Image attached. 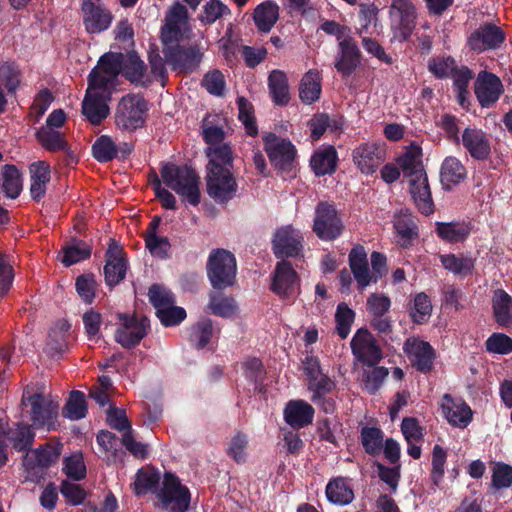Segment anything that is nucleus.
<instances>
[{
    "label": "nucleus",
    "mask_w": 512,
    "mask_h": 512,
    "mask_svg": "<svg viewBox=\"0 0 512 512\" xmlns=\"http://www.w3.org/2000/svg\"><path fill=\"white\" fill-rule=\"evenodd\" d=\"M160 474L154 469L140 468L136 473L134 492L145 495L155 492L163 509L171 512H186L189 509L191 494L189 489L180 483L179 478L172 472H165L162 487L158 489Z\"/></svg>",
    "instance_id": "nucleus-1"
},
{
    "label": "nucleus",
    "mask_w": 512,
    "mask_h": 512,
    "mask_svg": "<svg viewBox=\"0 0 512 512\" xmlns=\"http://www.w3.org/2000/svg\"><path fill=\"white\" fill-rule=\"evenodd\" d=\"M161 181L173 190L182 202L198 206L201 201L200 176L197 171L187 165L164 162L160 168Z\"/></svg>",
    "instance_id": "nucleus-2"
},
{
    "label": "nucleus",
    "mask_w": 512,
    "mask_h": 512,
    "mask_svg": "<svg viewBox=\"0 0 512 512\" xmlns=\"http://www.w3.org/2000/svg\"><path fill=\"white\" fill-rule=\"evenodd\" d=\"M96 72L88 79V87L82 101V113L92 125H100L109 115L108 103L112 99L113 90L106 88V81L97 79Z\"/></svg>",
    "instance_id": "nucleus-3"
},
{
    "label": "nucleus",
    "mask_w": 512,
    "mask_h": 512,
    "mask_svg": "<svg viewBox=\"0 0 512 512\" xmlns=\"http://www.w3.org/2000/svg\"><path fill=\"white\" fill-rule=\"evenodd\" d=\"M207 277L216 290H224L236 282L237 261L232 252L223 248L213 249L206 263Z\"/></svg>",
    "instance_id": "nucleus-4"
},
{
    "label": "nucleus",
    "mask_w": 512,
    "mask_h": 512,
    "mask_svg": "<svg viewBox=\"0 0 512 512\" xmlns=\"http://www.w3.org/2000/svg\"><path fill=\"white\" fill-rule=\"evenodd\" d=\"M30 406L31 426L35 429L55 430L58 417V403L47 399L42 393L23 391L21 406Z\"/></svg>",
    "instance_id": "nucleus-5"
},
{
    "label": "nucleus",
    "mask_w": 512,
    "mask_h": 512,
    "mask_svg": "<svg viewBox=\"0 0 512 512\" xmlns=\"http://www.w3.org/2000/svg\"><path fill=\"white\" fill-rule=\"evenodd\" d=\"M148 102L138 94H127L117 104L115 112L116 126L125 131L142 128L146 121Z\"/></svg>",
    "instance_id": "nucleus-6"
},
{
    "label": "nucleus",
    "mask_w": 512,
    "mask_h": 512,
    "mask_svg": "<svg viewBox=\"0 0 512 512\" xmlns=\"http://www.w3.org/2000/svg\"><path fill=\"white\" fill-rule=\"evenodd\" d=\"M61 443H46L39 448L27 452L23 457V466L27 478L34 482H40L45 470L55 464L62 453Z\"/></svg>",
    "instance_id": "nucleus-7"
},
{
    "label": "nucleus",
    "mask_w": 512,
    "mask_h": 512,
    "mask_svg": "<svg viewBox=\"0 0 512 512\" xmlns=\"http://www.w3.org/2000/svg\"><path fill=\"white\" fill-rule=\"evenodd\" d=\"M262 140L271 165L278 171L290 172L297 157L294 144L272 132L264 134Z\"/></svg>",
    "instance_id": "nucleus-8"
},
{
    "label": "nucleus",
    "mask_w": 512,
    "mask_h": 512,
    "mask_svg": "<svg viewBox=\"0 0 512 512\" xmlns=\"http://www.w3.org/2000/svg\"><path fill=\"white\" fill-rule=\"evenodd\" d=\"M162 51L172 70L185 74L195 72L203 57L197 45L185 46L178 41L163 43Z\"/></svg>",
    "instance_id": "nucleus-9"
},
{
    "label": "nucleus",
    "mask_w": 512,
    "mask_h": 512,
    "mask_svg": "<svg viewBox=\"0 0 512 512\" xmlns=\"http://www.w3.org/2000/svg\"><path fill=\"white\" fill-rule=\"evenodd\" d=\"M312 229L323 241H333L342 235L344 224L334 204L320 201L316 205Z\"/></svg>",
    "instance_id": "nucleus-10"
},
{
    "label": "nucleus",
    "mask_w": 512,
    "mask_h": 512,
    "mask_svg": "<svg viewBox=\"0 0 512 512\" xmlns=\"http://www.w3.org/2000/svg\"><path fill=\"white\" fill-rule=\"evenodd\" d=\"M389 17L393 38L399 42L407 41L416 26V10L413 3L410 0H392Z\"/></svg>",
    "instance_id": "nucleus-11"
},
{
    "label": "nucleus",
    "mask_w": 512,
    "mask_h": 512,
    "mask_svg": "<svg viewBox=\"0 0 512 512\" xmlns=\"http://www.w3.org/2000/svg\"><path fill=\"white\" fill-rule=\"evenodd\" d=\"M118 327L115 331V341L125 349L136 347L147 335L149 320L146 317L139 318L135 314L117 313Z\"/></svg>",
    "instance_id": "nucleus-12"
},
{
    "label": "nucleus",
    "mask_w": 512,
    "mask_h": 512,
    "mask_svg": "<svg viewBox=\"0 0 512 512\" xmlns=\"http://www.w3.org/2000/svg\"><path fill=\"white\" fill-rule=\"evenodd\" d=\"M303 236L292 225L277 228L272 236V251L277 259L297 258L303 253Z\"/></svg>",
    "instance_id": "nucleus-13"
},
{
    "label": "nucleus",
    "mask_w": 512,
    "mask_h": 512,
    "mask_svg": "<svg viewBox=\"0 0 512 512\" xmlns=\"http://www.w3.org/2000/svg\"><path fill=\"white\" fill-rule=\"evenodd\" d=\"M208 195L219 204L230 201L237 192V182L231 169H206Z\"/></svg>",
    "instance_id": "nucleus-14"
},
{
    "label": "nucleus",
    "mask_w": 512,
    "mask_h": 512,
    "mask_svg": "<svg viewBox=\"0 0 512 512\" xmlns=\"http://www.w3.org/2000/svg\"><path fill=\"white\" fill-rule=\"evenodd\" d=\"M350 346L354 357L363 365L375 366L383 358L380 346L367 328H360L356 331Z\"/></svg>",
    "instance_id": "nucleus-15"
},
{
    "label": "nucleus",
    "mask_w": 512,
    "mask_h": 512,
    "mask_svg": "<svg viewBox=\"0 0 512 512\" xmlns=\"http://www.w3.org/2000/svg\"><path fill=\"white\" fill-rule=\"evenodd\" d=\"M81 10L87 33L99 34L111 26L113 15L101 0H82Z\"/></svg>",
    "instance_id": "nucleus-16"
},
{
    "label": "nucleus",
    "mask_w": 512,
    "mask_h": 512,
    "mask_svg": "<svg viewBox=\"0 0 512 512\" xmlns=\"http://www.w3.org/2000/svg\"><path fill=\"white\" fill-rule=\"evenodd\" d=\"M403 350L417 371L427 374L433 370L436 351L429 342L410 337L404 342Z\"/></svg>",
    "instance_id": "nucleus-17"
},
{
    "label": "nucleus",
    "mask_w": 512,
    "mask_h": 512,
    "mask_svg": "<svg viewBox=\"0 0 512 512\" xmlns=\"http://www.w3.org/2000/svg\"><path fill=\"white\" fill-rule=\"evenodd\" d=\"M298 285L299 276L291 262L288 260L278 262L272 274L271 291L281 299H288L296 295Z\"/></svg>",
    "instance_id": "nucleus-18"
},
{
    "label": "nucleus",
    "mask_w": 512,
    "mask_h": 512,
    "mask_svg": "<svg viewBox=\"0 0 512 512\" xmlns=\"http://www.w3.org/2000/svg\"><path fill=\"white\" fill-rule=\"evenodd\" d=\"M338 48L339 51L335 58L334 67L342 79L346 80L360 66L362 54L357 42L348 35L339 41Z\"/></svg>",
    "instance_id": "nucleus-19"
},
{
    "label": "nucleus",
    "mask_w": 512,
    "mask_h": 512,
    "mask_svg": "<svg viewBox=\"0 0 512 512\" xmlns=\"http://www.w3.org/2000/svg\"><path fill=\"white\" fill-rule=\"evenodd\" d=\"M385 149L378 143H362L352 151L353 162L361 173L372 175L385 160Z\"/></svg>",
    "instance_id": "nucleus-20"
},
{
    "label": "nucleus",
    "mask_w": 512,
    "mask_h": 512,
    "mask_svg": "<svg viewBox=\"0 0 512 512\" xmlns=\"http://www.w3.org/2000/svg\"><path fill=\"white\" fill-rule=\"evenodd\" d=\"M461 143L470 157L477 161H485L491 156L489 134L476 126L466 127L461 134Z\"/></svg>",
    "instance_id": "nucleus-21"
},
{
    "label": "nucleus",
    "mask_w": 512,
    "mask_h": 512,
    "mask_svg": "<svg viewBox=\"0 0 512 512\" xmlns=\"http://www.w3.org/2000/svg\"><path fill=\"white\" fill-rule=\"evenodd\" d=\"M474 91L481 107L488 108L498 101L504 88L498 76L482 71L475 81Z\"/></svg>",
    "instance_id": "nucleus-22"
},
{
    "label": "nucleus",
    "mask_w": 512,
    "mask_h": 512,
    "mask_svg": "<svg viewBox=\"0 0 512 512\" xmlns=\"http://www.w3.org/2000/svg\"><path fill=\"white\" fill-rule=\"evenodd\" d=\"M505 41L504 31L493 23H485L471 33L468 38L470 49L483 52L496 49Z\"/></svg>",
    "instance_id": "nucleus-23"
},
{
    "label": "nucleus",
    "mask_w": 512,
    "mask_h": 512,
    "mask_svg": "<svg viewBox=\"0 0 512 512\" xmlns=\"http://www.w3.org/2000/svg\"><path fill=\"white\" fill-rule=\"evenodd\" d=\"M409 191L418 211L429 216L435 211V204L426 172L409 178Z\"/></svg>",
    "instance_id": "nucleus-24"
},
{
    "label": "nucleus",
    "mask_w": 512,
    "mask_h": 512,
    "mask_svg": "<svg viewBox=\"0 0 512 512\" xmlns=\"http://www.w3.org/2000/svg\"><path fill=\"white\" fill-rule=\"evenodd\" d=\"M123 56L122 53L116 52L103 54L98 60V65L90 71L87 80L91 79L93 73L96 72L95 77L105 80L106 88L114 91L115 81L123 70Z\"/></svg>",
    "instance_id": "nucleus-25"
},
{
    "label": "nucleus",
    "mask_w": 512,
    "mask_h": 512,
    "mask_svg": "<svg viewBox=\"0 0 512 512\" xmlns=\"http://www.w3.org/2000/svg\"><path fill=\"white\" fill-rule=\"evenodd\" d=\"M441 407L452 426L466 428L472 421L473 412L470 406L463 400H454L450 394H444Z\"/></svg>",
    "instance_id": "nucleus-26"
},
{
    "label": "nucleus",
    "mask_w": 512,
    "mask_h": 512,
    "mask_svg": "<svg viewBox=\"0 0 512 512\" xmlns=\"http://www.w3.org/2000/svg\"><path fill=\"white\" fill-rule=\"evenodd\" d=\"M348 262L358 288L363 290L372 282L367 252L364 246L360 244L353 246L348 255Z\"/></svg>",
    "instance_id": "nucleus-27"
},
{
    "label": "nucleus",
    "mask_w": 512,
    "mask_h": 512,
    "mask_svg": "<svg viewBox=\"0 0 512 512\" xmlns=\"http://www.w3.org/2000/svg\"><path fill=\"white\" fill-rule=\"evenodd\" d=\"M315 410L304 400H291L284 409L285 422L294 429L304 428L313 422Z\"/></svg>",
    "instance_id": "nucleus-28"
},
{
    "label": "nucleus",
    "mask_w": 512,
    "mask_h": 512,
    "mask_svg": "<svg viewBox=\"0 0 512 512\" xmlns=\"http://www.w3.org/2000/svg\"><path fill=\"white\" fill-rule=\"evenodd\" d=\"M473 225L469 221L436 222L437 236L447 243L464 242L471 234Z\"/></svg>",
    "instance_id": "nucleus-29"
},
{
    "label": "nucleus",
    "mask_w": 512,
    "mask_h": 512,
    "mask_svg": "<svg viewBox=\"0 0 512 512\" xmlns=\"http://www.w3.org/2000/svg\"><path fill=\"white\" fill-rule=\"evenodd\" d=\"M467 177V169L462 162L454 156L446 157L440 167V182L442 188L450 191Z\"/></svg>",
    "instance_id": "nucleus-30"
},
{
    "label": "nucleus",
    "mask_w": 512,
    "mask_h": 512,
    "mask_svg": "<svg viewBox=\"0 0 512 512\" xmlns=\"http://www.w3.org/2000/svg\"><path fill=\"white\" fill-rule=\"evenodd\" d=\"M187 16V9L181 3L176 2L171 6L166 16V23L161 29L162 43L179 41L181 36L180 23L186 20Z\"/></svg>",
    "instance_id": "nucleus-31"
},
{
    "label": "nucleus",
    "mask_w": 512,
    "mask_h": 512,
    "mask_svg": "<svg viewBox=\"0 0 512 512\" xmlns=\"http://www.w3.org/2000/svg\"><path fill=\"white\" fill-rule=\"evenodd\" d=\"M326 497L329 502L337 505H348L354 499V492L346 477H334L326 486Z\"/></svg>",
    "instance_id": "nucleus-32"
},
{
    "label": "nucleus",
    "mask_w": 512,
    "mask_h": 512,
    "mask_svg": "<svg viewBox=\"0 0 512 512\" xmlns=\"http://www.w3.org/2000/svg\"><path fill=\"white\" fill-rule=\"evenodd\" d=\"M35 137L40 145L48 152H65L70 154L68 141L65 134L59 130L51 129L50 127H40Z\"/></svg>",
    "instance_id": "nucleus-33"
},
{
    "label": "nucleus",
    "mask_w": 512,
    "mask_h": 512,
    "mask_svg": "<svg viewBox=\"0 0 512 512\" xmlns=\"http://www.w3.org/2000/svg\"><path fill=\"white\" fill-rule=\"evenodd\" d=\"M396 163L407 178L425 171L422 163V149L418 145L411 144L396 158Z\"/></svg>",
    "instance_id": "nucleus-34"
},
{
    "label": "nucleus",
    "mask_w": 512,
    "mask_h": 512,
    "mask_svg": "<svg viewBox=\"0 0 512 512\" xmlns=\"http://www.w3.org/2000/svg\"><path fill=\"white\" fill-rule=\"evenodd\" d=\"M268 88L272 102L277 106H286L290 101L288 78L281 70H273L268 76Z\"/></svg>",
    "instance_id": "nucleus-35"
},
{
    "label": "nucleus",
    "mask_w": 512,
    "mask_h": 512,
    "mask_svg": "<svg viewBox=\"0 0 512 512\" xmlns=\"http://www.w3.org/2000/svg\"><path fill=\"white\" fill-rule=\"evenodd\" d=\"M322 92L321 77L316 70L306 72L299 84V98L302 103L311 105L319 100Z\"/></svg>",
    "instance_id": "nucleus-36"
},
{
    "label": "nucleus",
    "mask_w": 512,
    "mask_h": 512,
    "mask_svg": "<svg viewBox=\"0 0 512 512\" xmlns=\"http://www.w3.org/2000/svg\"><path fill=\"white\" fill-rule=\"evenodd\" d=\"M123 70L122 75L132 84L142 85L147 87L150 83L149 80H144L146 74V64L138 56L137 53H129L126 58L123 57Z\"/></svg>",
    "instance_id": "nucleus-37"
},
{
    "label": "nucleus",
    "mask_w": 512,
    "mask_h": 512,
    "mask_svg": "<svg viewBox=\"0 0 512 512\" xmlns=\"http://www.w3.org/2000/svg\"><path fill=\"white\" fill-rule=\"evenodd\" d=\"M7 439L12 444L13 449L19 452L25 451L27 453L31 450L34 443L35 432L31 425L18 422L8 429Z\"/></svg>",
    "instance_id": "nucleus-38"
},
{
    "label": "nucleus",
    "mask_w": 512,
    "mask_h": 512,
    "mask_svg": "<svg viewBox=\"0 0 512 512\" xmlns=\"http://www.w3.org/2000/svg\"><path fill=\"white\" fill-rule=\"evenodd\" d=\"M337 152L333 146L314 152L310 159V166L316 176L332 174L337 167Z\"/></svg>",
    "instance_id": "nucleus-39"
},
{
    "label": "nucleus",
    "mask_w": 512,
    "mask_h": 512,
    "mask_svg": "<svg viewBox=\"0 0 512 512\" xmlns=\"http://www.w3.org/2000/svg\"><path fill=\"white\" fill-rule=\"evenodd\" d=\"M279 18V7L272 1L259 4L253 13V20L257 29L262 33L271 31Z\"/></svg>",
    "instance_id": "nucleus-40"
},
{
    "label": "nucleus",
    "mask_w": 512,
    "mask_h": 512,
    "mask_svg": "<svg viewBox=\"0 0 512 512\" xmlns=\"http://www.w3.org/2000/svg\"><path fill=\"white\" fill-rule=\"evenodd\" d=\"M440 262L446 270L460 277L471 275L475 267V259L464 254H443Z\"/></svg>",
    "instance_id": "nucleus-41"
},
{
    "label": "nucleus",
    "mask_w": 512,
    "mask_h": 512,
    "mask_svg": "<svg viewBox=\"0 0 512 512\" xmlns=\"http://www.w3.org/2000/svg\"><path fill=\"white\" fill-rule=\"evenodd\" d=\"M63 256L61 262L69 267L80 261L90 258L92 249L85 241L71 238L62 248Z\"/></svg>",
    "instance_id": "nucleus-42"
},
{
    "label": "nucleus",
    "mask_w": 512,
    "mask_h": 512,
    "mask_svg": "<svg viewBox=\"0 0 512 512\" xmlns=\"http://www.w3.org/2000/svg\"><path fill=\"white\" fill-rule=\"evenodd\" d=\"M205 154L209 159L206 169H231L233 166V152L226 143L207 147Z\"/></svg>",
    "instance_id": "nucleus-43"
},
{
    "label": "nucleus",
    "mask_w": 512,
    "mask_h": 512,
    "mask_svg": "<svg viewBox=\"0 0 512 512\" xmlns=\"http://www.w3.org/2000/svg\"><path fill=\"white\" fill-rule=\"evenodd\" d=\"M492 308L495 320L500 326L506 327L512 322V297L506 291H495Z\"/></svg>",
    "instance_id": "nucleus-44"
},
{
    "label": "nucleus",
    "mask_w": 512,
    "mask_h": 512,
    "mask_svg": "<svg viewBox=\"0 0 512 512\" xmlns=\"http://www.w3.org/2000/svg\"><path fill=\"white\" fill-rule=\"evenodd\" d=\"M242 368L246 380L254 384V391L259 394L264 393L266 391L264 384L266 370L261 359L250 357L242 363Z\"/></svg>",
    "instance_id": "nucleus-45"
},
{
    "label": "nucleus",
    "mask_w": 512,
    "mask_h": 512,
    "mask_svg": "<svg viewBox=\"0 0 512 512\" xmlns=\"http://www.w3.org/2000/svg\"><path fill=\"white\" fill-rule=\"evenodd\" d=\"M87 412L88 405L85 394L79 390L71 391L69 398L62 408V416L69 420L75 421L85 418Z\"/></svg>",
    "instance_id": "nucleus-46"
},
{
    "label": "nucleus",
    "mask_w": 512,
    "mask_h": 512,
    "mask_svg": "<svg viewBox=\"0 0 512 512\" xmlns=\"http://www.w3.org/2000/svg\"><path fill=\"white\" fill-rule=\"evenodd\" d=\"M2 190L6 197L16 199L22 191L20 171L13 164H6L2 170Z\"/></svg>",
    "instance_id": "nucleus-47"
},
{
    "label": "nucleus",
    "mask_w": 512,
    "mask_h": 512,
    "mask_svg": "<svg viewBox=\"0 0 512 512\" xmlns=\"http://www.w3.org/2000/svg\"><path fill=\"white\" fill-rule=\"evenodd\" d=\"M360 440L364 451L371 456H376L383 448L384 433L378 427L364 426L360 431Z\"/></svg>",
    "instance_id": "nucleus-48"
},
{
    "label": "nucleus",
    "mask_w": 512,
    "mask_h": 512,
    "mask_svg": "<svg viewBox=\"0 0 512 512\" xmlns=\"http://www.w3.org/2000/svg\"><path fill=\"white\" fill-rule=\"evenodd\" d=\"M394 228L400 238L404 241L405 246L411 244L412 240L418 237V226L414 222L408 210L401 211L396 217Z\"/></svg>",
    "instance_id": "nucleus-49"
},
{
    "label": "nucleus",
    "mask_w": 512,
    "mask_h": 512,
    "mask_svg": "<svg viewBox=\"0 0 512 512\" xmlns=\"http://www.w3.org/2000/svg\"><path fill=\"white\" fill-rule=\"evenodd\" d=\"M212 334V320L209 318H204L191 327L189 340L197 349H203L210 342Z\"/></svg>",
    "instance_id": "nucleus-50"
},
{
    "label": "nucleus",
    "mask_w": 512,
    "mask_h": 512,
    "mask_svg": "<svg viewBox=\"0 0 512 512\" xmlns=\"http://www.w3.org/2000/svg\"><path fill=\"white\" fill-rule=\"evenodd\" d=\"M92 156L100 163L117 158L116 143L108 135H101L92 145Z\"/></svg>",
    "instance_id": "nucleus-51"
},
{
    "label": "nucleus",
    "mask_w": 512,
    "mask_h": 512,
    "mask_svg": "<svg viewBox=\"0 0 512 512\" xmlns=\"http://www.w3.org/2000/svg\"><path fill=\"white\" fill-rule=\"evenodd\" d=\"M148 298L156 313L158 309H164L176 303L175 294L165 285L158 283L152 284L149 287Z\"/></svg>",
    "instance_id": "nucleus-52"
},
{
    "label": "nucleus",
    "mask_w": 512,
    "mask_h": 512,
    "mask_svg": "<svg viewBox=\"0 0 512 512\" xmlns=\"http://www.w3.org/2000/svg\"><path fill=\"white\" fill-rule=\"evenodd\" d=\"M432 313V303L429 296L424 293L415 295L413 305L410 308V317L415 324H423L428 321Z\"/></svg>",
    "instance_id": "nucleus-53"
},
{
    "label": "nucleus",
    "mask_w": 512,
    "mask_h": 512,
    "mask_svg": "<svg viewBox=\"0 0 512 512\" xmlns=\"http://www.w3.org/2000/svg\"><path fill=\"white\" fill-rule=\"evenodd\" d=\"M456 61L452 56H435L428 60V71L437 79H447L456 69Z\"/></svg>",
    "instance_id": "nucleus-54"
},
{
    "label": "nucleus",
    "mask_w": 512,
    "mask_h": 512,
    "mask_svg": "<svg viewBox=\"0 0 512 512\" xmlns=\"http://www.w3.org/2000/svg\"><path fill=\"white\" fill-rule=\"evenodd\" d=\"M209 308L212 314L228 318L235 313L237 305L232 297L224 296L221 293H211Z\"/></svg>",
    "instance_id": "nucleus-55"
},
{
    "label": "nucleus",
    "mask_w": 512,
    "mask_h": 512,
    "mask_svg": "<svg viewBox=\"0 0 512 512\" xmlns=\"http://www.w3.org/2000/svg\"><path fill=\"white\" fill-rule=\"evenodd\" d=\"M355 319V312L345 302L337 305L335 313L336 332L341 339L347 338Z\"/></svg>",
    "instance_id": "nucleus-56"
},
{
    "label": "nucleus",
    "mask_w": 512,
    "mask_h": 512,
    "mask_svg": "<svg viewBox=\"0 0 512 512\" xmlns=\"http://www.w3.org/2000/svg\"><path fill=\"white\" fill-rule=\"evenodd\" d=\"M127 268V259L115 261L106 260L103 269L106 285L109 286L110 288H113L116 285H118L122 280H124Z\"/></svg>",
    "instance_id": "nucleus-57"
},
{
    "label": "nucleus",
    "mask_w": 512,
    "mask_h": 512,
    "mask_svg": "<svg viewBox=\"0 0 512 512\" xmlns=\"http://www.w3.org/2000/svg\"><path fill=\"white\" fill-rule=\"evenodd\" d=\"M370 369L363 372V385L367 392L375 394L382 386L384 380L389 374L387 368L383 366H369Z\"/></svg>",
    "instance_id": "nucleus-58"
},
{
    "label": "nucleus",
    "mask_w": 512,
    "mask_h": 512,
    "mask_svg": "<svg viewBox=\"0 0 512 512\" xmlns=\"http://www.w3.org/2000/svg\"><path fill=\"white\" fill-rule=\"evenodd\" d=\"M201 86L211 95L218 97L223 96L226 87L224 74L218 69L208 71L203 76Z\"/></svg>",
    "instance_id": "nucleus-59"
},
{
    "label": "nucleus",
    "mask_w": 512,
    "mask_h": 512,
    "mask_svg": "<svg viewBox=\"0 0 512 512\" xmlns=\"http://www.w3.org/2000/svg\"><path fill=\"white\" fill-rule=\"evenodd\" d=\"M75 289L79 297L86 304H91L95 299L97 283L93 274H82L76 278Z\"/></svg>",
    "instance_id": "nucleus-60"
},
{
    "label": "nucleus",
    "mask_w": 512,
    "mask_h": 512,
    "mask_svg": "<svg viewBox=\"0 0 512 512\" xmlns=\"http://www.w3.org/2000/svg\"><path fill=\"white\" fill-rule=\"evenodd\" d=\"M488 353L508 355L512 353V338L504 333H492L485 341Z\"/></svg>",
    "instance_id": "nucleus-61"
},
{
    "label": "nucleus",
    "mask_w": 512,
    "mask_h": 512,
    "mask_svg": "<svg viewBox=\"0 0 512 512\" xmlns=\"http://www.w3.org/2000/svg\"><path fill=\"white\" fill-rule=\"evenodd\" d=\"M0 80L9 93L14 94L20 85V71L14 62L0 63Z\"/></svg>",
    "instance_id": "nucleus-62"
},
{
    "label": "nucleus",
    "mask_w": 512,
    "mask_h": 512,
    "mask_svg": "<svg viewBox=\"0 0 512 512\" xmlns=\"http://www.w3.org/2000/svg\"><path fill=\"white\" fill-rule=\"evenodd\" d=\"M447 459V453L444 448L438 444L432 450V469L430 478L432 483L438 487L444 476V467Z\"/></svg>",
    "instance_id": "nucleus-63"
},
{
    "label": "nucleus",
    "mask_w": 512,
    "mask_h": 512,
    "mask_svg": "<svg viewBox=\"0 0 512 512\" xmlns=\"http://www.w3.org/2000/svg\"><path fill=\"white\" fill-rule=\"evenodd\" d=\"M491 481L495 489L509 488L512 485V466L502 462L495 463Z\"/></svg>",
    "instance_id": "nucleus-64"
}]
</instances>
